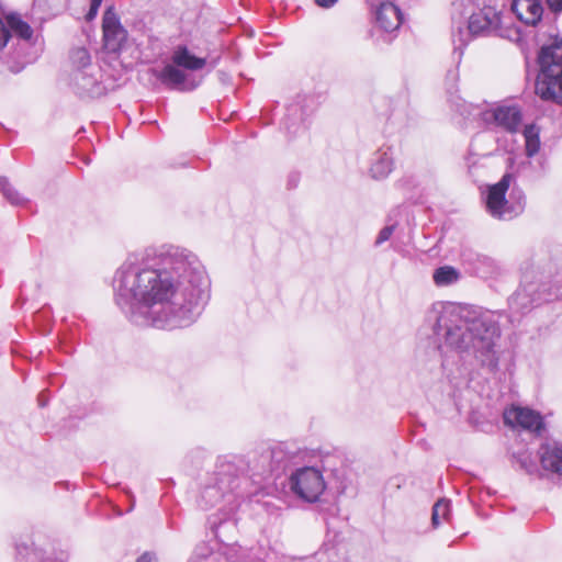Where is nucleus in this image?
<instances>
[{
	"label": "nucleus",
	"instance_id": "f257e3e1",
	"mask_svg": "<svg viewBox=\"0 0 562 562\" xmlns=\"http://www.w3.org/2000/svg\"><path fill=\"white\" fill-rule=\"evenodd\" d=\"M115 302L138 326L191 325L210 299V280L189 249L161 245L128 255L113 278Z\"/></svg>",
	"mask_w": 562,
	"mask_h": 562
},
{
	"label": "nucleus",
	"instance_id": "f03ea898",
	"mask_svg": "<svg viewBox=\"0 0 562 562\" xmlns=\"http://www.w3.org/2000/svg\"><path fill=\"white\" fill-rule=\"evenodd\" d=\"M428 319L434 322L435 333L443 340L441 347L472 353L490 369L497 367L495 345L501 336L499 314L437 302L428 312Z\"/></svg>",
	"mask_w": 562,
	"mask_h": 562
},
{
	"label": "nucleus",
	"instance_id": "7ed1b4c3",
	"mask_svg": "<svg viewBox=\"0 0 562 562\" xmlns=\"http://www.w3.org/2000/svg\"><path fill=\"white\" fill-rule=\"evenodd\" d=\"M497 0H453L454 12L463 15L471 12L468 25L457 27L452 33L454 52L462 55V49L472 37L476 36H503L501 12L494 7Z\"/></svg>",
	"mask_w": 562,
	"mask_h": 562
},
{
	"label": "nucleus",
	"instance_id": "20e7f679",
	"mask_svg": "<svg viewBox=\"0 0 562 562\" xmlns=\"http://www.w3.org/2000/svg\"><path fill=\"white\" fill-rule=\"evenodd\" d=\"M536 94L543 101L562 105V41L543 46L538 55Z\"/></svg>",
	"mask_w": 562,
	"mask_h": 562
},
{
	"label": "nucleus",
	"instance_id": "39448f33",
	"mask_svg": "<svg viewBox=\"0 0 562 562\" xmlns=\"http://www.w3.org/2000/svg\"><path fill=\"white\" fill-rule=\"evenodd\" d=\"M512 178H502L499 182L488 186L484 198L486 211L495 218L510 220L524 211L525 195L522 191L513 189L510 199H506Z\"/></svg>",
	"mask_w": 562,
	"mask_h": 562
},
{
	"label": "nucleus",
	"instance_id": "423d86ee",
	"mask_svg": "<svg viewBox=\"0 0 562 562\" xmlns=\"http://www.w3.org/2000/svg\"><path fill=\"white\" fill-rule=\"evenodd\" d=\"M290 490L308 503L318 501L326 488L322 472L313 467L296 469L289 477Z\"/></svg>",
	"mask_w": 562,
	"mask_h": 562
},
{
	"label": "nucleus",
	"instance_id": "0eeeda50",
	"mask_svg": "<svg viewBox=\"0 0 562 562\" xmlns=\"http://www.w3.org/2000/svg\"><path fill=\"white\" fill-rule=\"evenodd\" d=\"M247 470V463L241 456L220 457L216 462L213 477L216 483L223 484L224 491H234L238 487V480Z\"/></svg>",
	"mask_w": 562,
	"mask_h": 562
},
{
	"label": "nucleus",
	"instance_id": "6e6552de",
	"mask_svg": "<svg viewBox=\"0 0 562 562\" xmlns=\"http://www.w3.org/2000/svg\"><path fill=\"white\" fill-rule=\"evenodd\" d=\"M188 562H262L256 554L240 546L227 547L223 551H209L205 546L198 547Z\"/></svg>",
	"mask_w": 562,
	"mask_h": 562
},
{
	"label": "nucleus",
	"instance_id": "1a4fd4ad",
	"mask_svg": "<svg viewBox=\"0 0 562 562\" xmlns=\"http://www.w3.org/2000/svg\"><path fill=\"white\" fill-rule=\"evenodd\" d=\"M504 423L513 428H521L536 435L544 429L542 416L526 407L513 406L504 412Z\"/></svg>",
	"mask_w": 562,
	"mask_h": 562
},
{
	"label": "nucleus",
	"instance_id": "9d476101",
	"mask_svg": "<svg viewBox=\"0 0 562 562\" xmlns=\"http://www.w3.org/2000/svg\"><path fill=\"white\" fill-rule=\"evenodd\" d=\"M210 529L213 535L222 542L226 543L233 540L237 533V519L235 517V506H231L228 509L221 508L217 513L212 514L207 519Z\"/></svg>",
	"mask_w": 562,
	"mask_h": 562
},
{
	"label": "nucleus",
	"instance_id": "9b49d317",
	"mask_svg": "<svg viewBox=\"0 0 562 562\" xmlns=\"http://www.w3.org/2000/svg\"><path fill=\"white\" fill-rule=\"evenodd\" d=\"M104 47L111 52H119L127 38V31L122 26L117 14L109 8L102 20Z\"/></svg>",
	"mask_w": 562,
	"mask_h": 562
},
{
	"label": "nucleus",
	"instance_id": "f8f14e48",
	"mask_svg": "<svg viewBox=\"0 0 562 562\" xmlns=\"http://www.w3.org/2000/svg\"><path fill=\"white\" fill-rule=\"evenodd\" d=\"M99 70H75L72 86L75 92L81 98H97L104 93V86L97 77Z\"/></svg>",
	"mask_w": 562,
	"mask_h": 562
},
{
	"label": "nucleus",
	"instance_id": "ddd939ff",
	"mask_svg": "<svg viewBox=\"0 0 562 562\" xmlns=\"http://www.w3.org/2000/svg\"><path fill=\"white\" fill-rule=\"evenodd\" d=\"M224 499L232 505L235 502V496L232 491H224L223 484L216 483L214 477L211 476L200 493L199 506L206 510Z\"/></svg>",
	"mask_w": 562,
	"mask_h": 562
},
{
	"label": "nucleus",
	"instance_id": "4468645a",
	"mask_svg": "<svg viewBox=\"0 0 562 562\" xmlns=\"http://www.w3.org/2000/svg\"><path fill=\"white\" fill-rule=\"evenodd\" d=\"M375 23L384 32L397 31L403 22V15L397 5L393 2H382L375 9Z\"/></svg>",
	"mask_w": 562,
	"mask_h": 562
},
{
	"label": "nucleus",
	"instance_id": "2eb2a0df",
	"mask_svg": "<svg viewBox=\"0 0 562 562\" xmlns=\"http://www.w3.org/2000/svg\"><path fill=\"white\" fill-rule=\"evenodd\" d=\"M540 300L541 297L536 294V286L533 284L522 285L509 297V310L513 315L525 314Z\"/></svg>",
	"mask_w": 562,
	"mask_h": 562
},
{
	"label": "nucleus",
	"instance_id": "dca6fc26",
	"mask_svg": "<svg viewBox=\"0 0 562 562\" xmlns=\"http://www.w3.org/2000/svg\"><path fill=\"white\" fill-rule=\"evenodd\" d=\"M538 454L543 470L562 476V445L546 442L540 446Z\"/></svg>",
	"mask_w": 562,
	"mask_h": 562
},
{
	"label": "nucleus",
	"instance_id": "f3484780",
	"mask_svg": "<svg viewBox=\"0 0 562 562\" xmlns=\"http://www.w3.org/2000/svg\"><path fill=\"white\" fill-rule=\"evenodd\" d=\"M512 9L516 16L527 25H536L542 16V5L539 0H515Z\"/></svg>",
	"mask_w": 562,
	"mask_h": 562
},
{
	"label": "nucleus",
	"instance_id": "a211bd4d",
	"mask_svg": "<svg viewBox=\"0 0 562 562\" xmlns=\"http://www.w3.org/2000/svg\"><path fill=\"white\" fill-rule=\"evenodd\" d=\"M156 77L169 89L192 90L196 87L195 85L187 87V75L173 63L167 64L159 72L156 74Z\"/></svg>",
	"mask_w": 562,
	"mask_h": 562
},
{
	"label": "nucleus",
	"instance_id": "6ab92c4d",
	"mask_svg": "<svg viewBox=\"0 0 562 562\" xmlns=\"http://www.w3.org/2000/svg\"><path fill=\"white\" fill-rule=\"evenodd\" d=\"M497 126L510 133L518 131L521 123V112L517 106H499L490 114Z\"/></svg>",
	"mask_w": 562,
	"mask_h": 562
},
{
	"label": "nucleus",
	"instance_id": "aec40b11",
	"mask_svg": "<svg viewBox=\"0 0 562 562\" xmlns=\"http://www.w3.org/2000/svg\"><path fill=\"white\" fill-rule=\"evenodd\" d=\"M471 263L475 272L483 278H495L505 271L499 261L483 254H476L471 259Z\"/></svg>",
	"mask_w": 562,
	"mask_h": 562
},
{
	"label": "nucleus",
	"instance_id": "412c9836",
	"mask_svg": "<svg viewBox=\"0 0 562 562\" xmlns=\"http://www.w3.org/2000/svg\"><path fill=\"white\" fill-rule=\"evenodd\" d=\"M172 63L188 70H199L206 65V60L190 53L187 46H178L171 57Z\"/></svg>",
	"mask_w": 562,
	"mask_h": 562
},
{
	"label": "nucleus",
	"instance_id": "4be33fe9",
	"mask_svg": "<svg viewBox=\"0 0 562 562\" xmlns=\"http://www.w3.org/2000/svg\"><path fill=\"white\" fill-rule=\"evenodd\" d=\"M15 552L18 562H42L43 559V549L35 547L33 542H18Z\"/></svg>",
	"mask_w": 562,
	"mask_h": 562
},
{
	"label": "nucleus",
	"instance_id": "5701e85b",
	"mask_svg": "<svg viewBox=\"0 0 562 562\" xmlns=\"http://www.w3.org/2000/svg\"><path fill=\"white\" fill-rule=\"evenodd\" d=\"M432 279L436 285L447 286L460 279V272L451 266H443L434 271Z\"/></svg>",
	"mask_w": 562,
	"mask_h": 562
},
{
	"label": "nucleus",
	"instance_id": "b1692460",
	"mask_svg": "<svg viewBox=\"0 0 562 562\" xmlns=\"http://www.w3.org/2000/svg\"><path fill=\"white\" fill-rule=\"evenodd\" d=\"M371 176H389L393 171V160L387 153H376L371 165Z\"/></svg>",
	"mask_w": 562,
	"mask_h": 562
},
{
	"label": "nucleus",
	"instance_id": "393cba45",
	"mask_svg": "<svg viewBox=\"0 0 562 562\" xmlns=\"http://www.w3.org/2000/svg\"><path fill=\"white\" fill-rule=\"evenodd\" d=\"M522 136L525 139L526 153L531 157L537 154L540 148L539 128L535 124L526 125Z\"/></svg>",
	"mask_w": 562,
	"mask_h": 562
},
{
	"label": "nucleus",
	"instance_id": "a878e982",
	"mask_svg": "<svg viewBox=\"0 0 562 562\" xmlns=\"http://www.w3.org/2000/svg\"><path fill=\"white\" fill-rule=\"evenodd\" d=\"M8 25L20 38L29 41L33 36L32 27L20 15L10 14L7 18Z\"/></svg>",
	"mask_w": 562,
	"mask_h": 562
},
{
	"label": "nucleus",
	"instance_id": "bb28decb",
	"mask_svg": "<svg viewBox=\"0 0 562 562\" xmlns=\"http://www.w3.org/2000/svg\"><path fill=\"white\" fill-rule=\"evenodd\" d=\"M70 59L72 64L77 67L76 70H97L95 67L91 65V56L87 48L78 47L71 50Z\"/></svg>",
	"mask_w": 562,
	"mask_h": 562
},
{
	"label": "nucleus",
	"instance_id": "cd10ccee",
	"mask_svg": "<svg viewBox=\"0 0 562 562\" xmlns=\"http://www.w3.org/2000/svg\"><path fill=\"white\" fill-rule=\"evenodd\" d=\"M450 516V501L439 499L432 507L431 521L434 527H438L442 521L448 520Z\"/></svg>",
	"mask_w": 562,
	"mask_h": 562
},
{
	"label": "nucleus",
	"instance_id": "c85d7f7f",
	"mask_svg": "<svg viewBox=\"0 0 562 562\" xmlns=\"http://www.w3.org/2000/svg\"><path fill=\"white\" fill-rule=\"evenodd\" d=\"M0 191L12 204H21L24 198L9 183L8 178H0Z\"/></svg>",
	"mask_w": 562,
	"mask_h": 562
},
{
	"label": "nucleus",
	"instance_id": "c756f323",
	"mask_svg": "<svg viewBox=\"0 0 562 562\" xmlns=\"http://www.w3.org/2000/svg\"><path fill=\"white\" fill-rule=\"evenodd\" d=\"M69 554L66 550L50 548L49 550H43L42 562H67Z\"/></svg>",
	"mask_w": 562,
	"mask_h": 562
},
{
	"label": "nucleus",
	"instance_id": "7c9ffc66",
	"mask_svg": "<svg viewBox=\"0 0 562 562\" xmlns=\"http://www.w3.org/2000/svg\"><path fill=\"white\" fill-rule=\"evenodd\" d=\"M299 109L296 105H292L291 108L288 109V117L286 120L284 121V125H285V128L288 130V132L290 134H293L294 136L297 135L300 132H305L306 127L303 123H300V124H295L294 122L291 123V116L292 115H296Z\"/></svg>",
	"mask_w": 562,
	"mask_h": 562
},
{
	"label": "nucleus",
	"instance_id": "2f4dec72",
	"mask_svg": "<svg viewBox=\"0 0 562 562\" xmlns=\"http://www.w3.org/2000/svg\"><path fill=\"white\" fill-rule=\"evenodd\" d=\"M394 229L395 225H389L383 227L378 234V237L374 241V246L379 247L383 243L387 241L391 238L392 234L394 233Z\"/></svg>",
	"mask_w": 562,
	"mask_h": 562
},
{
	"label": "nucleus",
	"instance_id": "473e14b6",
	"mask_svg": "<svg viewBox=\"0 0 562 562\" xmlns=\"http://www.w3.org/2000/svg\"><path fill=\"white\" fill-rule=\"evenodd\" d=\"M284 456H285V453H284L282 446L277 445L268 451L267 457L271 459L272 463H276L279 465L282 463Z\"/></svg>",
	"mask_w": 562,
	"mask_h": 562
},
{
	"label": "nucleus",
	"instance_id": "72a5a7b5",
	"mask_svg": "<svg viewBox=\"0 0 562 562\" xmlns=\"http://www.w3.org/2000/svg\"><path fill=\"white\" fill-rule=\"evenodd\" d=\"M11 36L10 30L5 26L0 19V50L3 49Z\"/></svg>",
	"mask_w": 562,
	"mask_h": 562
},
{
	"label": "nucleus",
	"instance_id": "f704fd0d",
	"mask_svg": "<svg viewBox=\"0 0 562 562\" xmlns=\"http://www.w3.org/2000/svg\"><path fill=\"white\" fill-rule=\"evenodd\" d=\"M548 7L553 12H561L562 11V0H546Z\"/></svg>",
	"mask_w": 562,
	"mask_h": 562
},
{
	"label": "nucleus",
	"instance_id": "c9c22d12",
	"mask_svg": "<svg viewBox=\"0 0 562 562\" xmlns=\"http://www.w3.org/2000/svg\"><path fill=\"white\" fill-rule=\"evenodd\" d=\"M102 1H98L95 2V0H91V3H90V9H89V12H88V19H92L97 15V12L101 5Z\"/></svg>",
	"mask_w": 562,
	"mask_h": 562
},
{
	"label": "nucleus",
	"instance_id": "e433bc0d",
	"mask_svg": "<svg viewBox=\"0 0 562 562\" xmlns=\"http://www.w3.org/2000/svg\"><path fill=\"white\" fill-rule=\"evenodd\" d=\"M492 138H493V136L490 133L477 134L472 142V146H476L477 143L484 142L487 139H492Z\"/></svg>",
	"mask_w": 562,
	"mask_h": 562
},
{
	"label": "nucleus",
	"instance_id": "4c0bfd02",
	"mask_svg": "<svg viewBox=\"0 0 562 562\" xmlns=\"http://www.w3.org/2000/svg\"><path fill=\"white\" fill-rule=\"evenodd\" d=\"M338 0H315L316 4L321 8L329 9L337 3Z\"/></svg>",
	"mask_w": 562,
	"mask_h": 562
},
{
	"label": "nucleus",
	"instance_id": "58836bf2",
	"mask_svg": "<svg viewBox=\"0 0 562 562\" xmlns=\"http://www.w3.org/2000/svg\"><path fill=\"white\" fill-rule=\"evenodd\" d=\"M136 562H156V559L151 553L145 552L136 560Z\"/></svg>",
	"mask_w": 562,
	"mask_h": 562
},
{
	"label": "nucleus",
	"instance_id": "ea45409f",
	"mask_svg": "<svg viewBox=\"0 0 562 562\" xmlns=\"http://www.w3.org/2000/svg\"><path fill=\"white\" fill-rule=\"evenodd\" d=\"M560 297H562V291L557 290V292H554V293H549L548 296H546L543 300L549 301L552 299H560Z\"/></svg>",
	"mask_w": 562,
	"mask_h": 562
},
{
	"label": "nucleus",
	"instance_id": "a19ab883",
	"mask_svg": "<svg viewBox=\"0 0 562 562\" xmlns=\"http://www.w3.org/2000/svg\"><path fill=\"white\" fill-rule=\"evenodd\" d=\"M296 186H297V182H296V180H295V179H291V180L289 181V183H288V187H289L290 189L295 188Z\"/></svg>",
	"mask_w": 562,
	"mask_h": 562
},
{
	"label": "nucleus",
	"instance_id": "79ce46f5",
	"mask_svg": "<svg viewBox=\"0 0 562 562\" xmlns=\"http://www.w3.org/2000/svg\"><path fill=\"white\" fill-rule=\"evenodd\" d=\"M41 402H45V398H43V395L40 396Z\"/></svg>",
	"mask_w": 562,
	"mask_h": 562
}]
</instances>
